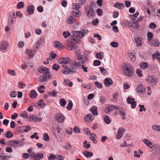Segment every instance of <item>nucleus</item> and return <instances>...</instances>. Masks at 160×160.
<instances>
[{
    "mask_svg": "<svg viewBox=\"0 0 160 160\" xmlns=\"http://www.w3.org/2000/svg\"><path fill=\"white\" fill-rule=\"evenodd\" d=\"M124 74L128 77H132L133 74L134 70L133 67L130 64L125 63L122 68Z\"/></svg>",
    "mask_w": 160,
    "mask_h": 160,
    "instance_id": "obj_1",
    "label": "nucleus"
},
{
    "mask_svg": "<svg viewBox=\"0 0 160 160\" xmlns=\"http://www.w3.org/2000/svg\"><path fill=\"white\" fill-rule=\"evenodd\" d=\"M78 63H71L70 64L71 68H66L63 69L62 72V73L64 74H70L76 72V67L78 66L76 64Z\"/></svg>",
    "mask_w": 160,
    "mask_h": 160,
    "instance_id": "obj_2",
    "label": "nucleus"
},
{
    "mask_svg": "<svg viewBox=\"0 0 160 160\" xmlns=\"http://www.w3.org/2000/svg\"><path fill=\"white\" fill-rule=\"evenodd\" d=\"M43 75H41L39 78V81L40 82H45L48 80L50 78L52 77V75L49 72V69L48 68V70H45L43 71Z\"/></svg>",
    "mask_w": 160,
    "mask_h": 160,
    "instance_id": "obj_3",
    "label": "nucleus"
},
{
    "mask_svg": "<svg viewBox=\"0 0 160 160\" xmlns=\"http://www.w3.org/2000/svg\"><path fill=\"white\" fill-rule=\"evenodd\" d=\"M77 59L79 62H73V63H78L76 64L78 65L76 67V69H78L80 68L81 64H83L87 62V57L84 55H79L78 56Z\"/></svg>",
    "mask_w": 160,
    "mask_h": 160,
    "instance_id": "obj_4",
    "label": "nucleus"
},
{
    "mask_svg": "<svg viewBox=\"0 0 160 160\" xmlns=\"http://www.w3.org/2000/svg\"><path fill=\"white\" fill-rule=\"evenodd\" d=\"M85 11L88 18H92L94 15L95 12L92 7L87 5L85 6Z\"/></svg>",
    "mask_w": 160,
    "mask_h": 160,
    "instance_id": "obj_5",
    "label": "nucleus"
},
{
    "mask_svg": "<svg viewBox=\"0 0 160 160\" xmlns=\"http://www.w3.org/2000/svg\"><path fill=\"white\" fill-rule=\"evenodd\" d=\"M115 109H121V108H120V107L118 106L111 105L107 106L106 108L105 109V112L107 114H109L110 112L114 110Z\"/></svg>",
    "mask_w": 160,
    "mask_h": 160,
    "instance_id": "obj_6",
    "label": "nucleus"
},
{
    "mask_svg": "<svg viewBox=\"0 0 160 160\" xmlns=\"http://www.w3.org/2000/svg\"><path fill=\"white\" fill-rule=\"evenodd\" d=\"M58 61L59 63L62 64H69L71 62L70 58L68 57H63L60 58Z\"/></svg>",
    "mask_w": 160,
    "mask_h": 160,
    "instance_id": "obj_7",
    "label": "nucleus"
},
{
    "mask_svg": "<svg viewBox=\"0 0 160 160\" xmlns=\"http://www.w3.org/2000/svg\"><path fill=\"white\" fill-rule=\"evenodd\" d=\"M148 83H150L152 85H155L157 83V79L155 77L153 76H148L147 79Z\"/></svg>",
    "mask_w": 160,
    "mask_h": 160,
    "instance_id": "obj_8",
    "label": "nucleus"
},
{
    "mask_svg": "<svg viewBox=\"0 0 160 160\" xmlns=\"http://www.w3.org/2000/svg\"><path fill=\"white\" fill-rule=\"evenodd\" d=\"M52 131L55 135H57V133L59 135L61 133V129L58 125H54L52 126Z\"/></svg>",
    "mask_w": 160,
    "mask_h": 160,
    "instance_id": "obj_9",
    "label": "nucleus"
},
{
    "mask_svg": "<svg viewBox=\"0 0 160 160\" xmlns=\"http://www.w3.org/2000/svg\"><path fill=\"white\" fill-rule=\"evenodd\" d=\"M137 92L140 94L144 93L146 92V89L144 87L142 84L138 85L136 88Z\"/></svg>",
    "mask_w": 160,
    "mask_h": 160,
    "instance_id": "obj_10",
    "label": "nucleus"
},
{
    "mask_svg": "<svg viewBox=\"0 0 160 160\" xmlns=\"http://www.w3.org/2000/svg\"><path fill=\"white\" fill-rule=\"evenodd\" d=\"M138 22V20L136 21L135 22L134 21L132 22L129 24V26L130 27H132L133 28L136 29L138 30L139 29V25Z\"/></svg>",
    "mask_w": 160,
    "mask_h": 160,
    "instance_id": "obj_11",
    "label": "nucleus"
},
{
    "mask_svg": "<svg viewBox=\"0 0 160 160\" xmlns=\"http://www.w3.org/2000/svg\"><path fill=\"white\" fill-rule=\"evenodd\" d=\"M55 117L58 122H62L64 119V116L61 113H57L55 115Z\"/></svg>",
    "mask_w": 160,
    "mask_h": 160,
    "instance_id": "obj_12",
    "label": "nucleus"
},
{
    "mask_svg": "<svg viewBox=\"0 0 160 160\" xmlns=\"http://www.w3.org/2000/svg\"><path fill=\"white\" fill-rule=\"evenodd\" d=\"M43 157V155L42 153L39 152L34 154L33 156V159L34 160H40Z\"/></svg>",
    "mask_w": 160,
    "mask_h": 160,
    "instance_id": "obj_13",
    "label": "nucleus"
},
{
    "mask_svg": "<svg viewBox=\"0 0 160 160\" xmlns=\"http://www.w3.org/2000/svg\"><path fill=\"white\" fill-rule=\"evenodd\" d=\"M113 83L112 79L109 78H106L104 80V84L107 87H109Z\"/></svg>",
    "mask_w": 160,
    "mask_h": 160,
    "instance_id": "obj_14",
    "label": "nucleus"
},
{
    "mask_svg": "<svg viewBox=\"0 0 160 160\" xmlns=\"http://www.w3.org/2000/svg\"><path fill=\"white\" fill-rule=\"evenodd\" d=\"M8 42L5 41H2L0 42V48L1 49L5 50L7 48L8 45Z\"/></svg>",
    "mask_w": 160,
    "mask_h": 160,
    "instance_id": "obj_15",
    "label": "nucleus"
},
{
    "mask_svg": "<svg viewBox=\"0 0 160 160\" xmlns=\"http://www.w3.org/2000/svg\"><path fill=\"white\" fill-rule=\"evenodd\" d=\"M143 142L146 145L150 148L153 147V145L152 142L148 139L145 138L143 140Z\"/></svg>",
    "mask_w": 160,
    "mask_h": 160,
    "instance_id": "obj_16",
    "label": "nucleus"
},
{
    "mask_svg": "<svg viewBox=\"0 0 160 160\" xmlns=\"http://www.w3.org/2000/svg\"><path fill=\"white\" fill-rule=\"evenodd\" d=\"M53 45L55 48L58 49H61L63 48L62 44L59 42L57 41H54Z\"/></svg>",
    "mask_w": 160,
    "mask_h": 160,
    "instance_id": "obj_17",
    "label": "nucleus"
},
{
    "mask_svg": "<svg viewBox=\"0 0 160 160\" xmlns=\"http://www.w3.org/2000/svg\"><path fill=\"white\" fill-rule=\"evenodd\" d=\"M134 41L137 44L136 46L138 47H140L142 46V40L141 38L138 37L135 38Z\"/></svg>",
    "mask_w": 160,
    "mask_h": 160,
    "instance_id": "obj_18",
    "label": "nucleus"
},
{
    "mask_svg": "<svg viewBox=\"0 0 160 160\" xmlns=\"http://www.w3.org/2000/svg\"><path fill=\"white\" fill-rule=\"evenodd\" d=\"M67 22L69 24H73L76 22V18L72 16H70L68 17Z\"/></svg>",
    "mask_w": 160,
    "mask_h": 160,
    "instance_id": "obj_19",
    "label": "nucleus"
},
{
    "mask_svg": "<svg viewBox=\"0 0 160 160\" xmlns=\"http://www.w3.org/2000/svg\"><path fill=\"white\" fill-rule=\"evenodd\" d=\"M27 11L29 14H32L34 12V7L31 5L28 6L27 8Z\"/></svg>",
    "mask_w": 160,
    "mask_h": 160,
    "instance_id": "obj_20",
    "label": "nucleus"
},
{
    "mask_svg": "<svg viewBox=\"0 0 160 160\" xmlns=\"http://www.w3.org/2000/svg\"><path fill=\"white\" fill-rule=\"evenodd\" d=\"M10 145L14 148L19 147V146L18 142V140H13L10 141Z\"/></svg>",
    "mask_w": 160,
    "mask_h": 160,
    "instance_id": "obj_21",
    "label": "nucleus"
},
{
    "mask_svg": "<svg viewBox=\"0 0 160 160\" xmlns=\"http://www.w3.org/2000/svg\"><path fill=\"white\" fill-rule=\"evenodd\" d=\"M120 108H121V109H117L118 111L119 112L121 116H122V120H125L126 119V117L125 116L126 115V113L125 112H123L122 111L123 110V108H122L120 107Z\"/></svg>",
    "mask_w": 160,
    "mask_h": 160,
    "instance_id": "obj_22",
    "label": "nucleus"
},
{
    "mask_svg": "<svg viewBox=\"0 0 160 160\" xmlns=\"http://www.w3.org/2000/svg\"><path fill=\"white\" fill-rule=\"evenodd\" d=\"M151 46H154L156 47H158L159 45V43L157 39H155L154 40H152L150 43Z\"/></svg>",
    "mask_w": 160,
    "mask_h": 160,
    "instance_id": "obj_23",
    "label": "nucleus"
},
{
    "mask_svg": "<svg viewBox=\"0 0 160 160\" xmlns=\"http://www.w3.org/2000/svg\"><path fill=\"white\" fill-rule=\"evenodd\" d=\"M92 116L91 114H88L84 118L85 121L86 122H88L89 121H92L93 119L92 118Z\"/></svg>",
    "mask_w": 160,
    "mask_h": 160,
    "instance_id": "obj_24",
    "label": "nucleus"
},
{
    "mask_svg": "<svg viewBox=\"0 0 160 160\" xmlns=\"http://www.w3.org/2000/svg\"><path fill=\"white\" fill-rule=\"evenodd\" d=\"M83 154L86 158L91 157L93 156L92 153L88 151H86L84 152Z\"/></svg>",
    "mask_w": 160,
    "mask_h": 160,
    "instance_id": "obj_25",
    "label": "nucleus"
},
{
    "mask_svg": "<svg viewBox=\"0 0 160 160\" xmlns=\"http://www.w3.org/2000/svg\"><path fill=\"white\" fill-rule=\"evenodd\" d=\"M90 111L94 115H98L97 108L96 107H93L91 109Z\"/></svg>",
    "mask_w": 160,
    "mask_h": 160,
    "instance_id": "obj_26",
    "label": "nucleus"
},
{
    "mask_svg": "<svg viewBox=\"0 0 160 160\" xmlns=\"http://www.w3.org/2000/svg\"><path fill=\"white\" fill-rule=\"evenodd\" d=\"M96 134L94 133H91L89 136V138L94 143H96L97 142V141L95 139L94 136H96Z\"/></svg>",
    "mask_w": 160,
    "mask_h": 160,
    "instance_id": "obj_27",
    "label": "nucleus"
},
{
    "mask_svg": "<svg viewBox=\"0 0 160 160\" xmlns=\"http://www.w3.org/2000/svg\"><path fill=\"white\" fill-rule=\"evenodd\" d=\"M38 106H41V108H43L46 106L44 102V100L42 99H41L38 102Z\"/></svg>",
    "mask_w": 160,
    "mask_h": 160,
    "instance_id": "obj_28",
    "label": "nucleus"
},
{
    "mask_svg": "<svg viewBox=\"0 0 160 160\" xmlns=\"http://www.w3.org/2000/svg\"><path fill=\"white\" fill-rule=\"evenodd\" d=\"M37 95V93L35 90H32L31 91L29 96L30 98H34L36 97Z\"/></svg>",
    "mask_w": 160,
    "mask_h": 160,
    "instance_id": "obj_29",
    "label": "nucleus"
},
{
    "mask_svg": "<svg viewBox=\"0 0 160 160\" xmlns=\"http://www.w3.org/2000/svg\"><path fill=\"white\" fill-rule=\"evenodd\" d=\"M83 145L84 148L87 149L90 148L91 147V145L89 144V142H88L86 140L84 142Z\"/></svg>",
    "mask_w": 160,
    "mask_h": 160,
    "instance_id": "obj_30",
    "label": "nucleus"
},
{
    "mask_svg": "<svg viewBox=\"0 0 160 160\" xmlns=\"http://www.w3.org/2000/svg\"><path fill=\"white\" fill-rule=\"evenodd\" d=\"M153 58L155 59H157L160 58V55L159 52L157 51H156L155 53L152 54Z\"/></svg>",
    "mask_w": 160,
    "mask_h": 160,
    "instance_id": "obj_31",
    "label": "nucleus"
},
{
    "mask_svg": "<svg viewBox=\"0 0 160 160\" xmlns=\"http://www.w3.org/2000/svg\"><path fill=\"white\" fill-rule=\"evenodd\" d=\"M148 66V63L143 62H142L140 65V67L142 69H144L146 68H147Z\"/></svg>",
    "mask_w": 160,
    "mask_h": 160,
    "instance_id": "obj_32",
    "label": "nucleus"
},
{
    "mask_svg": "<svg viewBox=\"0 0 160 160\" xmlns=\"http://www.w3.org/2000/svg\"><path fill=\"white\" fill-rule=\"evenodd\" d=\"M42 39H40L35 43L34 47L36 49H38L39 48L40 45L41 44Z\"/></svg>",
    "mask_w": 160,
    "mask_h": 160,
    "instance_id": "obj_33",
    "label": "nucleus"
},
{
    "mask_svg": "<svg viewBox=\"0 0 160 160\" xmlns=\"http://www.w3.org/2000/svg\"><path fill=\"white\" fill-rule=\"evenodd\" d=\"M73 106V103L71 100H69L67 106V108L68 110L71 109Z\"/></svg>",
    "mask_w": 160,
    "mask_h": 160,
    "instance_id": "obj_34",
    "label": "nucleus"
},
{
    "mask_svg": "<svg viewBox=\"0 0 160 160\" xmlns=\"http://www.w3.org/2000/svg\"><path fill=\"white\" fill-rule=\"evenodd\" d=\"M30 118L34 120L35 122H40L42 120L41 118L37 117L36 116L31 117Z\"/></svg>",
    "mask_w": 160,
    "mask_h": 160,
    "instance_id": "obj_35",
    "label": "nucleus"
},
{
    "mask_svg": "<svg viewBox=\"0 0 160 160\" xmlns=\"http://www.w3.org/2000/svg\"><path fill=\"white\" fill-rule=\"evenodd\" d=\"M19 129H23V131L25 132H27L30 129V127L28 126H22L19 127Z\"/></svg>",
    "mask_w": 160,
    "mask_h": 160,
    "instance_id": "obj_36",
    "label": "nucleus"
},
{
    "mask_svg": "<svg viewBox=\"0 0 160 160\" xmlns=\"http://www.w3.org/2000/svg\"><path fill=\"white\" fill-rule=\"evenodd\" d=\"M48 68L44 66L39 67L38 68V71L40 73H42L43 72V71H45V70H48Z\"/></svg>",
    "mask_w": 160,
    "mask_h": 160,
    "instance_id": "obj_37",
    "label": "nucleus"
},
{
    "mask_svg": "<svg viewBox=\"0 0 160 160\" xmlns=\"http://www.w3.org/2000/svg\"><path fill=\"white\" fill-rule=\"evenodd\" d=\"M73 9H75L76 10H79L78 8H80V5L78 3H73L72 5Z\"/></svg>",
    "mask_w": 160,
    "mask_h": 160,
    "instance_id": "obj_38",
    "label": "nucleus"
},
{
    "mask_svg": "<svg viewBox=\"0 0 160 160\" xmlns=\"http://www.w3.org/2000/svg\"><path fill=\"white\" fill-rule=\"evenodd\" d=\"M121 129H122L121 130H122V128H119L116 135V138L117 139H119L122 135V133H120V131H121Z\"/></svg>",
    "mask_w": 160,
    "mask_h": 160,
    "instance_id": "obj_39",
    "label": "nucleus"
},
{
    "mask_svg": "<svg viewBox=\"0 0 160 160\" xmlns=\"http://www.w3.org/2000/svg\"><path fill=\"white\" fill-rule=\"evenodd\" d=\"M76 12H75L74 11H72L71 12V15L74 17H78L79 16V12H80L79 10H76Z\"/></svg>",
    "mask_w": 160,
    "mask_h": 160,
    "instance_id": "obj_40",
    "label": "nucleus"
},
{
    "mask_svg": "<svg viewBox=\"0 0 160 160\" xmlns=\"http://www.w3.org/2000/svg\"><path fill=\"white\" fill-rule=\"evenodd\" d=\"M13 136V133L9 131H8L7 132L6 137L8 138H12Z\"/></svg>",
    "mask_w": 160,
    "mask_h": 160,
    "instance_id": "obj_41",
    "label": "nucleus"
},
{
    "mask_svg": "<svg viewBox=\"0 0 160 160\" xmlns=\"http://www.w3.org/2000/svg\"><path fill=\"white\" fill-rule=\"evenodd\" d=\"M153 34L152 32H148L147 34L148 41L151 40L153 38Z\"/></svg>",
    "mask_w": 160,
    "mask_h": 160,
    "instance_id": "obj_42",
    "label": "nucleus"
},
{
    "mask_svg": "<svg viewBox=\"0 0 160 160\" xmlns=\"http://www.w3.org/2000/svg\"><path fill=\"white\" fill-rule=\"evenodd\" d=\"M126 100L127 103L129 104L133 102H135L134 99L133 98H131L130 97H128Z\"/></svg>",
    "mask_w": 160,
    "mask_h": 160,
    "instance_id": "obj_43",
    "label": "nucleus"
},
{
    "mask_svg": "<svg viewBox=\"0 0 160 160\" xmlns=\"http://www.w3.org/2000/svg\"><path fill=\"white\" fill-rule=\"evenodd\" d=\"M104 120L105 122L107 124H110L111 122V120L109 119V117L107 116L105 117Z\"/></svg>",
    "mask_w": 160,
    "mask_h": 160,
    "instance_id": "obj_44",
    "label": "nucleus"
},
{
    "mask_svg": "<svg viewBox=\"0 0 160 160\" xmlns=\"http://www.w3.org/2000/svg\"><path fill=\"white\" fill-rule=\"evenodd\" d=\"M60 103L61 106L64 107L66 104V102L63 98H62L60 100Z\"/></svg>",
    "mask_w": 160,
    "mask_h": 160,
    "instance_id": "obj_45",
    "label": "nucleus"
},
{
    "mask_svg": "<svg viewBox=\"0 0 160 160\" xmlns=\"http://www.w3.org/2000/svg\"><path fill=\"white\" fill-rule=\"evenodd\" d=\"M152 128L154 130L160 131V126L157 125H153L152 126Z\"/></svg>",
    "mask_w": 160,
    "mask_h": 160,
    "instance_id": "obj_46",
    "label": "nucleus"
},
{
    "mask_svg": "<svg viewBox=\"0 0 160 160\" xmlns=\"http://www.w3.org/2000/svg\"><path fill=\"white\" fill-rule=\"evenodd\" d=\"M157 68V66L154 64H152L149 67V69L152 70H155Z\"/></svg>",
    "mask_w": 160,
    "mask_h": 160,
    "instance_id": "obj_47",
    "label": "nucleus"
},
{
    "mask_svg": "<svg viewBox=\"0 0 160 160\" xmlns=\"http://www.w3.org/2000/svg\"><path fill=\"white\" fill-rule=\"evenodd\" d=\"M59 68V66L56 63L54 64L52 67V69L55 70L56 71H58Z\"/></svg>",
    "mask_w": 160,
    "mask_h": 160,
    "instance_id": "obj_48",
    "label": "nucleus"
},
{
    "mask_svg": "<svg viewBox=\"0 0 160 160\" xmlns=\"http://www.w3.org/2000/svg\"><path fill=\"white\" fill-rule=\"evenodd\" d=\"M129 55L130 58L132 61H134L135 60V56L133 54V53H129Z\"/></svg>",
    "mask_w": 160,
    "mask_h": 160,
    "instance_id": "obj_49",
    "label": "nucleus"
},
{
    "mask_svg": "<svg viewBox=\"0 0 160 160\" xmlns=\"http://www.w3.org/2000/svg\"><path fill=\"white\" fill-rule=\"evenodd\" d=\"M8 73L9 74H11L12 76H13L15 74V71L13 70L8 69Z\"/></svg>",
    "mask_w": 160,
    "mask_h": 160,
    "instance_id": "obj_50",
    "label": "nucleus"
},
{
    "mask_svg": "<svg viewBox=\"0 0 160 160\" xmlns=\"http://www.w3.org/2000/svg\"><path fill=\"white\" fill-rule=\"evenodd\" d=\"M110 45L112 47L114 48L117 47L118 46V42H112L111 43Z\"/></svg>",
    "mask_w": 160,
    "mask_h": 160,
    "instance_id": "obj_51",
    "label": "nucleus"
},
{
    "mask_svg": "<svg viewBox=\"0 0 160 160\" xmlns=\"http://www.w3.org/2000/svg\"><path fill=\"white\" fill-rule=\"evenodd\" d=\"M139 107L140 108L139 110L140 112H142V111H146V109L144 108V105H141L139 104Z\"/></svg>",
    "mask_w": 160,
    "mask_h": 160,
    "instance_id": "obj_52",
    "label": "nucleus"
},
{
    "mask_svg": "<svg viewBox=\"0 0 160 160\" xmlns=\"http://www.w3.org/2000/svg\"><path fill=\"white\" fill-rule=\"evenodd\" d=\"M56 160H63V157L61 156H58L57 155H55V159Z\"/></svg>",
    "mask_w": 160,
    "mask_h": 160,
    "instance_id": "obj_53",
    "label": "nucleus"
},
{
    "mask_svg": "<svg viewBox=\"0 0 160 160\" xmlns=\"http://www.w3.org/2000/svg\"><path fill=\"white\" fill-rule=\"evenodd\" d=\"M95 84L96 86L98 88H102V85L101 83H100L98 81H96Z\"/></svg>",
    "mask_w": 160,
    "mask_h": 160,
    "instance_id": "obj_54",
    "label": "nucleus"
},
{
    "mask_svg": "<svg viewBox=\"0 0 160 160\" xmlns=\"http://www.w3.org/2000/svg\"><path fill=\"white\" fill-rule=\"evenodd\" d=\"M43 140L46 141H48L49 140V137L47 133H45L43 134Z\"/></svg>",
    "mask_w": 160,
    "mask_h": 160,
    "instance_id": "obj_55",
    "label": "nucleus"
},
{
    "mask_svg": "<svg viewBox=\"0 0 160 160\" xmlns=\"http://www.w3.org/2000/svg\"><path fill=\"white\" fill-rule=\"evenodd\" d=\"M57 92L56 91L54 90H53L52 91V92H48V94H49L50 96L52 97H54L55 96Z\"/></svg>",
    "mask_w": 160,
    "mask_h": 160,
    "instance_id": "obj_56",
    "label": "nucleus"
},
{
    "mask_svg": "<svg viewBox=\"0 0 160 160\" xmlns=\"http://www.w3.org/2000/svg\"><path fill=\"white\" fill-rule=\"evenodd\" d=\"M18 142L19 146V147H22L24 144L23 139L22 140H18Z\"/></svg>",
    "mask_w": 160,
    "mask_h": 160,
    "instance_id": "obj_57",
    "label": "nucleus"
},
{
    "mask_svg": "<svg viewBox=\"0 0 160 160\" xmlns=\"http://www.w3.org/2000/svg\"><path fill=\"white\" fill-rule=\"evenodd\" d=\"M101 62L99 60H95L94 61L93 64L95 66H98L100 65Z\"/></svg>",
    "mask_w": 160,
    "mask_h": 160,
    "instance_id": "obj_58",
    "label": "nucleus"
},
{
    "mask_svg": "<svg viewBox=\"0 0 160 160\" xmlns=\"http://www.w3.org/2000/svg\"><path fill=\"white\" fill-rule=\"evenodd\" d=\"M63 35L65 38H67L68 36H70V33L68 32H63Z\"/></svg>",
    "mask_w": 160,
    "mask_h": 160,
    "instance_id": "obj_59",
    "label": "nucleus"
},
{
    "mask_svg": "<svg viewBox=\"0 0 160 160\" xmlns=\"http://www.w3.org/2000/svg\"><path fill=\"white\" fill-rule=\"evenodd\" d=\"M136 73L137 75L139 77H141L142 76V71L141 70L138 69L136 71Z\"/></svg>",
    "mask_w": 160,
    "mask_h": 160,
    "instance_id": "obj_60",
    "label": "nucleus"
},
{
    "mask_svg": "<svg viewBox=\"0 0 160 160\" xmlns=\"http://www.w3.org/2000/svg\"><path fill=\"white\" fill-rule=\"evenodd\" d=\"M63 147L66 149L69 150L72 148V146L70 143H68L67 145L64 146Z\"/></svg>",
    "mask_w": 160,
    "mask_h": 160,
    "instance_id": "obj_61",
    "label": "nucleus"
},
{
    "mask_svg": "<svg viewBox=\"0 0 160 160\" xmlns=\"http://www.w3.org/2000/svg\"><path fill=\"white\" fill-rule=\"evenodd\" d=\"M24 6V3L22 2H20L18 3L17 5V7L19 8L20 9Z\"/></svg>",
    "mask_w": 160,
    "mask_h": 160,
    "instance_id": "obj_62",
    "label": "nucleus"
},
{
    "mask_svg": "<svg viewBox=\"0 0 160 160\" xmlns=\"http://www.w3.org/2000/svg\"><path fill=\"white\" fill-rule=\"evenodd\" d=\"M17 95V92L15 91H13L11 92L10 96L11 98L15 97Z\"/></svg>",
    "mask_w": 160,
    "mask_h": 160,
    "instance_id": "obj_63",
    "label": "nucleus"
},
{
    "mask_svg": "<svg viewBox=\"0 0 160 160\" xmlns=\"http://www.w3.org/2000/svg\"><path fill=\"white\" fill-rule=\"evenodd\" d=\"M29 156V154L27 153H24L22 154V157L25 159H28Z\"/></svg>",
    "mask_w": 160,
    "mask_h": 160,
    "instance_id": "obj_64",
    "label": "nucleus"
}]
</instances>
